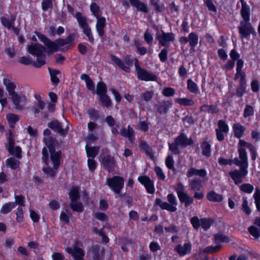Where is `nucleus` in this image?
I'll list each match as a JSON object with an SVG mask.
<instances>
[{"mask_svg":"<svg viewBox=\"0 0 260 260\" xmlns=\"http://www.w3.org/2000/svg\"><path fill=\"white\" fill-rule=\"evenodd\" d=\"M34 33L39 40L44 44L49 53H55L58 51L64 52L75 45L76 35L74 33H70L66 38H58L54 41H51L45 35L37 30H35Z\"/></svg>","mask_w":260,"mask_h":260,"instance_id":"f257e3e1","label":"nucleus"},{"mask_svg":"<svg viewBox=\"0 0 260 260\" xmlns=\"http://www.w3.org/2000/svg\"><path fill=\"white\" fill-rule=\"evenodd\" d=\"M241 3V9L240 15L242 18L240 21V24L238 26L239 36L240 38L249 39L250 35L255 36L256 31L250 22L251 11L250 8L247 5L245 0H240Z\"/></svg>","mask_w":260,"mask_h":260,"instance_id":"f03ea898","label":"nucleus"},{"mask_svg":"<svg viewBox=\"0 0 260 260\" xmlns=\"http://www.w3.org/2000/svg\"><path fill=\"white\" fill-rule=\"evenodd\" d=\"M239 158L235 157L233 159V164L236 166L240 167L239 170H235L229 172L231 178L234 180L236 185H238L242 182L243 178L248 174V155L246 151L244 149H239L238 150Z\"/></svg>","mask_w":260,"mask_h":260,"instance_id":"7ed1b4c3","label":"nucleus"},{"mask_svg":"<svg viewBox=\"0 0 260 260\" xmlns=\"http://www.w3.org/2000/svg\"><path fill=\"white\" fill-rule=\"evenodd\" d=\"M26 49L28 53L37 57V61L34 62L33 67L36 68H40L46 64V56L44 54L46 49L41 44L31 43L27 46Z\"/></svg>","mask_w":260,"mask_h":260,"instance_id":"20e7f679","label":"nucleus"},{"mask_svg":"<svg viewBox=\"0 0 260 260\" xmlns=\"http://www.w3.org/2000/svg\"><path fill=\"white\" fill-rule=\"evenodd\" d=\"M3 84L6 86L7 91L10 96H11L12 102L18 109H21L22 106L20 105L22 101H25L26 99L24 95H19L15 92L16 86L15 84L11 82L10 80L4 78Z\"/></svg>","mask_w":260,"mask_h":260,"instance_id":"39448f33","label":"nucleus"},{"mask_svg":"<svg viewBox=\"0 0 260 260\" xmlns=\"http://www.w3.org/2000/svg\"><path fill=\"white\" fill-rule=\"evenodd\" d=\"M99 161L103 169L109 173L113 172L117 166L114 156L111 154L108 149L102 150V152L100 155Z\"/></svg>","mask_w":260,"mask_h":260,"instance_id":"423d86ee","label":"nucleus"},{"mask_svg":"<svg viewBox=\"0 0 260 260\" xmlns=\"http://www.w3.org/2000/svg\"><path fill=\"white\" fill-rule=\"evenodd\" d=\"M230 56L231 59L228 60V61L222 66V69L228 71L232 70L234 69L235 62L236 61V72H237L238 66H239V71H240V70L243 71V68L244 67V61L242 59L240 58V54L235 49L231 50L230 53Z\"/></svg>","mask_w":260,"mask_h":260,"instance_id":"0eeeda50","label":"nucleus"},{"mask_svg":"<svg viewBox=\"0 0 260 260\" xmlns=\"http://www.w3.org/2000/svg\"><path fill=\"white\" fill-rule=\"evenodd\" d=\"M112 61L126 73L131 72L130 67H132L134 63L135 66L136 60L138 59L137 58H133L131 55L127 54L124 56L123 61L117 56L111 54L110 56Z\"/></svg>","mask_w":260,"mask_h":260,"instance_id":"6e6552de","label":"nucleus"},{"mask_svg":"<svg viewBox=\"0 0 260 260\" xmlns=\"http://www.w3.org/2000/svg\"><path fill=\"white\" fill-rule=\"evenodd\" d=\"M95 92L99 96V101L101 106L109 108L112 106V100L107 94V87L105 82L100 81L97 83Z\"/></svg>","mask_w":260,"mask_h":260,"instance_id":"1a4fd4ad","label":"nucleus"},{"mask_svg":"<svg viewBox=\"0 0 260 260\" xmlns=\"http://www.w3.org/2000/svg\"><path fill=\"white\" fill-rule=\"evenodd\" d=\"M239 66L237 67L238 68ZM239 68H237V72L234 75V80L239 79V84L236 89V95L238 98H242L243 96L247 93L246 88L247 87L246 74L244 71H239Z\"/></svg>","mask_w":260,"mask_h":260,"instance_id":"9d476101","label":"nucleus"},{"mask_svg":"<svg viewBox=\"0 0 260 260\" xmlns=\"http://www.w3.org/2000/svg\"><path fill=\"white\" fill-rule=\"evenodd\" d=\"M174 190L180 202L184 204L185 207H188L193 204L194 198L188 194L184 185L181 182H179L176 184L174 186Z\"/></svg>","mask_w":260,"mask_h":260,"instance_id":"9b49d317","label":"nucleus"},{"mask_svg":"<svg viewBox=\"0 0 260 260\" xmlns=\"http://www.w3.org/2000/svg\"><path fill=\"white\" fill-rule=\"evenodd\" d=\"M167 199L169 203L166 202H162L161 199L156 198L154 205L159 206L162 210H166L172 212H176L177 210L176 206L178 203L175 196L173 193H169L167 196Z\"/></svg>","mask_w":260,"mask_h":260,"instance_id":"f8f14e48","label":"nucleus"},{"mask_svg":"<svg viewBox=\"0 0 260 260\" xmlns=\"http://www.w3.org/2000/svg\"><path fill=\"white\" fill-rule=\"evenodd\" d=\"M75 17L79 26L82 29L83 34L87 37L89 43L93 44L94 39L91 31V29L87 22L86 17L83 16L80 12H77Z\"/></svg>","mask_w":260,"mask_h":260,"instance_id":"ddd939ff","label":"nucleus"},{"mask_svg":"<svg viewBox=\"0 0 260 260\" xmlns=\"http://www.w3.org/2000/svg\"><path fill=\"white\" fill-rule=\"evenodd\" d=\"M124 179L120 176L115 175L106 180V183L115 194H119L124 187Z\"/></svg>","mask_w":260,"mask_h":260,"instance_id":"4468645a","label":"nucleus"},{"mask_svg":"<svg viewBox=\"0 0 260 260\" xmlns=\"http://www.w3.org/2000/svg\"><path fill=\"white\" fill-rule=\"evenodd\" d=\"M135 70L137 78L141 81H156L157 77L155 74L149 72L145 69L141 68L138 59L136 60Z\"/></svg>","mask_w":260,"mask_h":260,"instance_id":"2eb2a0df","label":"nucleus"},{"mask_svg":"<svg viewBox=\"0 0 260 260\" xmlns=\"http://www.w3.org/2000/svg\"><path fill=\"white\" fill-rule=\"evenodd\" d=\"M189 186L194 192L193 198L196 200H202L204 197L203 191H201L202 188V180L199 178H195L189 181Z\"/></svg>","mask_w":260,"mask_h":260,"instance_id":"dca6fc26","label":"nucleus"},{"mask_svg":"<svg viewBox=\"0 0 260 260\" xmlns=\"http://www.w3.org/2000/svg\"><path fill=\"white\" fill-rule=\"evenodd\" d=\"M186 135L181 133L174 139V142L169 143V149L174 154L178 155L180 153L179 146L185 147Z\"/></svg>","mask_w":260,"mask_h":260,"instance_id":"f3484780","label":"nucleus"},{"mask_svg":"<svg viewBox=\"0 0 260 260\" xmlns=\"http://www.w3.org/2000/svg\"><path fill=\"white\" fill-rule=\"evenodd\" d=\"M8 141V146L7 150L12 155H15L18 158H21L22 157V150L20 146H17L15 147V139L13 133L11 130H9L8 132V136L7 137Z\"/></svg>","mask_w":260,"mask_h":260,"instance_id":"a211bd4d","label":"nucleus"},{"mask_svg":"<svg viewBox=\"0 0 260 260\" xmlns=\"http://www.w3.org/2000/svg\"><path fill=\"white\" fill-rule=\"evenodd\" d=\"M154 28H155L157 32L156 34V39L158 40L159 44L164 47H168V42H173L175 39V35L173 32H165L162 29L161 30V34L158 31V28L157 26L154 25Z\"/></svg>","mask_w":260,"mask_h":260,"instance_id":"6ab92c4d","label":"nucleus"},{"mask_svg":"<svg viewBox=\"0 0 260 260\" xmlns=\"http://www.w3.org/2000/svg\"><path fill=\"white\" fill-rule=\"evenodd\" d=\"M111 127V133L113 135H117L119 134L122 137L127 138L130 142H134L135 140V131L131 125H128L127 128L122 127L120 129V132H118L116 127L114 126Z\"/></svg>","mask_w":260,"mask_h":260,"instance_id":"aec40b11","label":"nucleus"},{"mask_svg":"<svg viewBox=\"0 0 260 260\" xmlns=\"http://www.w3.org/2000/svg\"><path fill=\"white\" fill-rule=\"evenodd\" d=\"M122 4L125 8H128L130 7V5L137 10L144 13H148L149 9L147 5L145 3L140 1V0H121Z\"/></svg>","mask_w":260,"mask_h":260,"instance_id":"412c9836","label":"nucleus"},{"mask_svg":"<svg viewBox=\"0 0 260 260\" xmlns=\"http://www.w3.org/2000/svg\"><path fill=\"white\" fill-rule=\"evenodd\" d=\"M139 182L146 188L147 193L153 194L155 189L154 187V181L147 176H139L138 178Z\"/></svg>","mask_w":260,"mask_h":260,"instance_id":"4be33fe9","label":"nucleus"},{"mask_svg":"<svg viewBox=\"0 0 260 260\" xmlns=\"http://www.w3.org/2000/svg\"><path fill=\"white\" fill-rule=\"evenodd\" d=\"M67 251L72 256L74 260H84V250L78 246L69 247L67 248Z\"/></svg>","mask_w":260,"mask_h":260,"instance_id":"5701e85b","label":"nucleus"},{"mask_svg":"<svg viewBox=\"0 0 260 260\" xmlns=\"http://www.w3.org/2000/svg\"><path fill=\"white\" fill-rule=\"evenodd\" d=\"M50 153V159L52 162L53 168L57 170L60 165L62 157V152L60 150L56 151V149L49 151Z\"/></svg>","mask_w":260,"mask_h":260,"instance_id":"b1692460","label":"nucleus"},{"mask_svg":"<svg viewBox=\"0 0 260 260\" xmlns=\"http://www.w3.org/2000/svg\"><path fill=\"white\" fill-rule=\"evenodd\" d=\"M105 254V249L100 245L95 244L92 247V255L93 260H103Z\"/></svg>","mask_w":260,"mask_h":260,"instance_id":"393cba45","label":"nucleus"},{"mask_svg":"<svg viewBox=\"0 0 260 260\" xmlns=\"http://www.w3.org/2000/svg\"><path fill=\"white\" fill-rule=\"evenodd\" d=\"M173 103L171 100H164L156 106L157 111L159 114H167L169 109L172 107Z\"/></svg>","mask_w":260,"mask_h":260,"instance_id":"a878e982","label":"nucleus"},{"mask_svg":"<svg viewBox=\"0 0 260 260\" xmlns=\"http://www.w3.org/2000/svg\"><path fill=\"white\" fill-rule=\"evenodd\" d=\"M95 24L96 31L100 38H103L105 34V28L106 26V19L104 17H98Z\"/></svg>","mask_w":260,"mask_h":260,"instance_id":"bb28decb","label":"nucleus"},{"mask_svg":"<svg viewBox=\"0 0 260 260\" xmlns=\"http://www.w3.org/2000/svg\"><path fill=\"white\" fill-rule=\"evenodd\" d=\"M47 126L53 132L57 133L61 136H64L66 131L63 130L62 125L58 120L55 119L48 123Z\"/></svg>","mask_w":260,"mask_h":260,"instance_id":"cd10ccee","label":"nucleus"},{"mask_svg":"<svg viewBox=\"0 0 260 260\" xmlns=\"http://www.w3.org/2000/svg\"><path fill=\"white\" fill-rule=\"evenodd\" d=\"M207 174V171L205 169H198L194 167H191L187 170L186 176L188 178L194 176H198L201 178H205Z\"/></svg>","mask_w":260,"mask_h":260,"instance_id":"c85d7f7f","label":"nucleus"},{"mask_svg":"<svg viewBox=\"0 0 260 260\" xmlns=\"http://www.w3.org/2000/svg\"><path fill=\"white\" fill-rule=\"evenodd\" d=\"M234 136L238 139L241 138L246 130V127L240 123H235L232 125Z\"/></svg>","mask_w":260,"mask_h":260,"instance_id":"c756f323","label":"nucleus"},{"mask_svg":"<svg viewBox=\"0 0 260 260\" xmlns=\"http://www.w3.org/2000/svg\"><path fill=\"white\" fill-rule=\"evenodd\" d=\"M206 199L211 202H221L223 200V196L222 194H218L214 190L208 191L206 194Z\"/></svg>","mask_w":260,"mask_h":260,"instance_id":"7c9ffc66","label":"nucleus"},{"mask_svg":"<svg viewBox=\"0 0 260 260\" xmlns=\"http://www.w3.org/2000/svg\"><path fill=\"white\" fill-rule=\"evenodd\" d=\"M188 42L190 48L189 49L190 53L193 52L195 50V47L198 44L199 36L195 32H191L188 36Z\"/></svg>","mask_w":260,"mask_h":260,"instance_id":"2f4dec72","label":"nucleus"},{"mask_svg":"<svg viewBox=\"0 0 260 260\" xmlns=\"http://www.w3.org/2000/svg\"><path fill=\"white\" fill-rule=\"evenodd\" d=\"M201 149L202 154L206 157H209L211 155V145L209 141L204 140L201 142Z\"/></svg>","mask_w":260,"mask_h":260,"instance_id":"473e14b6","label":"nucleus"},{"mask_svg":"<svg viewBox=\"0 0 260 260\" xmlns=\"http://www.w3.org/2000/svg\"><path fill=\"white\" fill-rule=\"evenodd\" d=\"M15 16L11 15L10 19H8L5 16L1 17L0 18V21L3 26L7 28L8 29H11L15 24Z\"/></svg>","mask_w":260,"mask_h":260,"instance_id":"72a5a7b5","label":"nucleus"},{"mask_svg":"<svg viewBox=\"0 0 260 260\" xmlns=\"http://www.w3.org/2000/svg\"><path fill=\"white\" fill-rule=\"evenodd\" d=\"M85 149L88 158L94 159L99 153L100 146H89L88 144H87L85 145Z\"/></svg>","mask_w":260,"mask_h":260,"instance_id":"f704fd0d","label":"nucleus"},{"mask_svg":"<svg viewBox=\"0 0 260 260\" xmlns=\"http://www.w3.org/2000/svg\"><path fill=\"white\" fill-rule=\"evenodd\" d=\"M201 112H207L211 114H216L219 112V109L216 105L204 104L200 107Z\"/></svg>","mask_w":260,"mask_h":260,"instance_id":"c9c22d12","label":"nucleus"},{"mask_svg":"<svg viewBox=\"0 0 260 260\" xmlns=\"http://www.w3.org/2000/svg\"><path fill=\"white\" fill-rule=\"evenodd\" d=\"M80 188L78 186H73L69 192L71 202L77 201L80 199Z\"/></svg>","mask_w":260,"mask_h":260,"instance_id":"e433bc0d","label":"nucleus"},{"mask_svg":"<svg viewBox=\"0 0 260 260\" xmlns=\"http://www.w3.org/2000/svg\"><path fill=\"white\" fill-rule=\"evenodd\" d=\"M6 119L10 128H14L16 122L19 119L20 117L18 115L14 113H8L6 115Z\"/></svg>","mask_w":260,"mask_h":260,"instance_id":"4c0bfd02","label":"nucleus"},{"mask_svg":"<svg viewBox=\"0 0 260 260\" xmlns=\"http://www.w3.org/2000/svg\"><path fill=\"white\" fill-rule=\"evenodd\" d=\"M48 70L49 72L50 79L52 85H58L60 82V80L57 77V75L61 73L60 71L56 69H52L50 68H48Z\"/></svg>","mask_w":260,"mask_h":260,"instance_id":"58836bf2","label":"nucleus"},{"mask_svg":"<svg viewBox=\"0 0 260 260\" xmlns=\"http://www.w3.org/2000/svg\"><path fill=\"white\" fill-rule=\"evenodd\" d=\"M214 242L216 244L220 245L221 243H229L230 239L227 236L218 233L214 235Z\"/></svg>","mask_w":260,"mask_h":260,"instance_id":"ea45409f","label":"nucleus"},{"mask_svg":"<svg viewBox=\"0 0 260 260\" xmlns=\"http://www.w3.org/2000/svg\"><path fill=\"white\" fill-rule=\"evenodd\" d=\"M43 141L46 146L48 148L49 151H51L53 150L56 149L55 138L52 137H44Z\"/></svg>","mask_w":260,"mask_h":260,"instance_id":"a19ab883","label":"nucleus"},{"mask_svg":"<svg viewBox=\"0 0 260 260\" xmlns=\"http://www.w3.org/2000/svg\"><path fill=\"white\" fill-rule=\"evenodd\" d=\"M70 208L74 212L81 213L84 210V206L81 202L77 201L71 202Z\"/></svg>","mask_w":260,"mask_h":260,"instance_id":"79ce46f5","label":"nucleus"},{"mask_svg":"<svg viewBox=\"0 0 260 260\" xmlns=\"http://www.w3.org/2000/svg\"><path fill=\"white\" fill-rule=\"evenodd\" d=\"M175 102L179 105L184 106H191L194 104V102L192 99L186 98H177L175 99Z\"/></svg>","mask_w":260,"mask_h":260,"instance_id":"37998d69","label":"nucleus"},{"mask_svg":"<svg viewBox=\"0 0 260 260\" xmlns=\"http://www.w3.org/2000/svg\"><path fill=\"white\" fill-rule=\"evenodd\" d=\"M214 222V220L211 218H201V225L204 231L209 230Z\"/></svg>","mask_w":260,"mask_h":260,"instance_id":"c03bdc74","label":"nucleus"},{"mask_svg":"<svg viewBox=\"0 0 260 260\" xmlns=\"http://www.w3.org/2000/svg\"><path fill=\"white\" fill-rule=\"evenodd\" d=\"M187 88L190 92L193 93H199L200 92L198 85L191 79H188L187 81Z\"/></svg>","mask_w":260,"mask_h":260,"instance_id":"a18cd8bd","label":"nucleus"},{"mask_svg":"<svg viewBox=\"0 0 260 260\" xmlns=\"http://www.w3.org/2000/svg\"><path fill=\"white\" fill-rule=\"evenodd\" d=\"M15 207L12 202H9L4 204L1 209L0 213L3 214H7L10 213Z\"/></svg>","mask_w":260,"mask_h":260,"instance_id":"49530a36","label":"nucleus"},{"mask_svg":"<svg viewBox=\"0 0 260 260\" xmlns=\"http://www.w3.org/2000/svg\"><path fill=\"white\" fill-rule=\"evenodd\" d=\"M254 114V107L248 104H246L245 105V108L244 109L243 116L244 118H247L248 117L253 116Z\"/></svg>","mask_w":260,"mask_h":260,"instance_id":"de8ad7c7","label":"nucleus"},{"mask_svg":"<svg viewBox=\"0 0 260 260\" xmlns=\"http://www.w3.org/2000/svg\"><path fill=\"white\" fill-rule=\"evenodd\" d=\"M19 161L14 157H10L6 160V165L13 170L17 169L19 166Z\"/></svg>","mask_w":260,"mask_h":260,"instance_id":"09e8293b","label":"nucleus"},{"mask_svg":"<svg viewBox=\"0 0 260 260\" xmlns=\"http://www.w3.org/2000/svg\"><path fill=\"white\" fill-rule=\"evenodd\" d=\"M92 231L94 233L98 234L102 238V241L104 243H107L109 242V238L106 235L103 228L101 229L100 230H98L97 228H95L92 230Z\"/></svg>","mask_w":260,"mask_h":260,"instance_id":"8fccbe9b","label":"nucleus"},{"mask_svg":"<svg viewBox=\"0 0 260 260\" xmlns=\"http://www.w3.org/2000/svg\"><path fill=\"white\" fill-rule=\"evenodd\" d=\"M14 198H15V202H13V204H14V205L15 207H16L17 205H18L20 207H24L25 206V197L21 195V194H20V195H15L14 196Z\"/></svg>","mask_w":260,"mask_h":260,"instance_id":"3c124183","label":"nucleus"},{"mask_svg":"<svg viewBox=\"0 0 260 260\" xmlns=\"http://www.w3.org/2000/svg\"><path fill=\"white\" fill-rule=\"evenodd\" d=\"M248 231L255 239L260 237V230L254 225H251L248 228Z\"/></svg>","mask_w":260,"mask_h":260,"instance_id":"603ef678","label":"nucleus"},{"mask_svg":"<svg viewBox=\"0 0 260 260\" xmlns=\"http://www.w3.org/2000/svg\"><path fill=\"white\" fill-rule=\"evenodd\" d=\"M256 209L260 212V189L256 188L253 195Z\"/></svg>","mask_w":260,"mask_h":260,"instance_id":"864d4df0","label":"nucleus"},{"mask_svg":"<svg viewBox=\"0 0 260 260\" xmlns=\"http://www.w3.org/2000/svg\"><path fill=\"white\" fill-rule=\"evenodd\" d=\"M71 216L72 213L71 212H70L69 214H67L64 212L61 211L59 216L60 220L64 224L68 225L70 223Z\"/></svg>","mask_w":260,"mask_h":260,"instance_id":"5fc2aeb1","label":"nucleus"},{"mask_svg":"<svg viewBox=\"0 0 260 260\" xmlns=\"http://www.w3.org/2000/svg\"><path fill=\"white\" fill-rule=\"evenodd\" d=\"M240 190L246 193H251L254 190V187L250 183H244L240 186Z\"/></svg>","mask_w":260,"mask_h":260,"instance_id":"6e6d98bb","label":"nucleus"},{"mask_svg":"<svg viewBox=\"0 0 260 260\" xmlns=\"http://www.w3.org/2000/svg\"><path fill=\"white\" fill-rule=\"evenodd\" d=\"M218 131L227 134L229 132V126L226 122L223 120H219L218 122Z\"/></svg>","mask_w":260,"mask_h":260,"instance_id":"4d7b16f0","label":"nucleus"},{"mask_svg":"<svg viewBox=\"0 0 260 260\" xmlns=\"http://www.w3.org/2000/svg\"><path fill=\"white\" fill-rule=\"evenodd\" d=\"M221 247L222 246L221 245L217 244H216V245L215 246H209L206 247L204 249L203 251L204 253H214L218 252Z\"/></svg>","mask_w":260,"mask_h":260,"instance_id":"13d9d810","label":"nucleus"},{"mask_svg":"<svg viewBox=\"0 0 260 260\" xmlns=\"http://www.w3.org/2000/svg\"><path fill=\"white\" fill-rule=\"evenodd\" d=\"M141 149L145 151L146 154L150 156H152V149L146 141H141L140 144Z\"/></svg>","mask_w":260,"mask_h":260,"instance_id":"bf43d9fd","label":"nucleus"},{"mask_svg":"<svg viewBox=\"0 0 260 260\" xmlns=\"http://www.w3.org/2000/svg\"><path fill=\"white\" fill-rule=\"evenodd\" d=\"M160 0H150L151 5L154 7L155 10L157 12H161L164 10V5L158 4Z\"/></svg>","mask_w":260,"mask_h":260,"instance_id":"052dcab7","label":"nucleus"},{"mask_svg":"<svg viewBox=\"0 0 260 260\" xmlns=\"http://www.w3.org/2000/svg\"><path fill=\"white\" fill-rule=\"evenodd\" d=\"M90 9L92 14L95 17H96V18L98 17H101V16L99 15V13L100 10V6L96 3L94 2L91 3L90 6Z\"/></svg>","mask_w":260,"mask_h":260,"instance_id":"680f3d73","label":"nucleus"},{"mask_svg":"<svg viewBox=\"0 0 260 260\" xmlns=\"http://www.w3.org/2000/svg\"><path fill=\"white\" fill-rule=\"evenodd\" d=\"M42 160L43 162L46 165L48 166L49 164V155L48 149L46 147H44L42 150Z\"/></svg>","mask_w":260,"mask_h":260,"instance_id":"e2e57ef3","label":"nucleus"},{"mask_svg":"<svg viewBox=\"0 0 260 260\" xmlns=\"http://www.w3.org/2000/svg\"><path fill=\"white\" fill-rule=\"evenodd\" d=\"M165 164L166 167L171 170L175 171V168L174 167V160L173 157L171 155H168L165 160Z\"/></svg>","mask_w":260,"mask_h":260,"instance_id":"0e129e2a","label":"nucleus"},{"mask_svg":"<svg viewBox=\"0 0 260 260\" xmlns=\"http://www.w3.org/2000/svg\"><path fill=\"white\" fill-rule=\"evenodd\" d=\"M98 162L93 158L87 159V166L91 172H94L98 167Z\"/></svg>","mask_w":260,"mask_h":260,"instance_id":"69168bd1","label":"nucleus"},{"mask_svg":"<svg viewBox=\"0 0 260 260\" xmlns=\"http://www.w3.org/2000/svg\"><path fill=\"white\" fill-rule=\"evenodd\" d=\"M144 39L148 45L151 46L153 44V37L148 29L144 32Z\"/></svg>","mask_w":260,"mask_h":260,"instance_id":"338daca9","label":"nucleus"},{"mask_svg":"<svg viewBox=\"0 0 260 260\" xmlns=\"http://www.w3.org/2000/svg\"><path fill=\"white\" fill-rule=\"evenodd\" d=\"M204 4L207 7L208 10L216 13L217 9L216 6L213 4L212 0H204Z\"/></svg>","mask_w":260,"mask_h":260,"instance_id":"774afa93","label":"nucleus"}]
</instances>
